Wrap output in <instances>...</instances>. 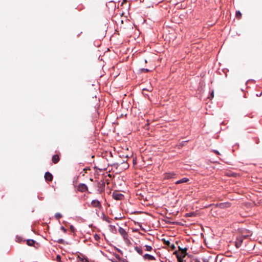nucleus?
Masks as SVG:
<instances>
[{
	"instance_id": "obj_1",
	"label": "nucleus",
	"mask_w": 262,
	"mask_h": 262,
	"mask_svg": "<svg viewBox=\"0 0 262 262\" xmlns=\"http://www.w3.org/2000/svg\"><path fill=\"white\" fill-rule=\"evenodd\" d=\"M187 248L183 249L179 246V250L174 252L173 254L176 255L178 262H183V258L187 254Z\"/></svg>"
},
{
	"instance_id": "obj_2",
	"label": "nucleus",
	"mask_w": 262,
	"mask_h": 262,
	"mask_svg": "<svg viewBox=\"0 0 262 262\" xmlns=\"http://www.w3.org/2000/svg\"><path fill=\"white\" fill-rule=\"evenodd\" d=\"M118 232L120 234V235H121V236L123 237L125 242H130L128 239V234L124 229H123L121 227H119L118 229Z\"/></svg>"
},
{
	"instance_id": "obj_3",
	"label": "nucleus",
	"mask_w": 262,
	"mask_h": 262,
	"mask_svg": "<svg viewBox=\"0 0 262 262\" xmlns=\"http://www.w3.org/2000/svg\"><path fill=\"white\" fill-rule=\"evenodd\" d=\"M98 191L101 193L104 191L105 182L103 181L98 182L97 183Z\"/></svg>"
},
{
	"instance_id": "obj_4",
	"label": "nucleus",
	"mask_w": 262,
	"mask_h": 262,
	"mask_svg": "<svg viewBox=\"0 0 262 262\" xmlns=\"http://www.w3.org/2000/svg\"><path fill=\"white\" fill-rule=\"evenodd\" d=\"M77 190L81 192H84L88 191V188L85 184L81 183L77 186Z\"/></svg>"
},
{
	"instance_id": "obj_5",
	"label": "nucleus",
	"mask_w": 262,
	"mask_h": 262,
	"mask_svg": "<svg viewBox=\"0 0 262 262\" xmlns=\"http://www.w3.org/2000/svg\"><path fill=\"white\" fill-rule=\"evenodd\" d=\"M176 176V173L172 172H167L164 173V179L168 180V179H171L174 178H175Z\"/></svg>"
},
{
	"instance_id": "obj_6",
	"label": "nucleus",
	"mask_w": 262,
	"mask_h": 262,
	"mask_svg": "<svg viewBox=\"0 0 262 262\" xmlns=\"http://www.w3.org/2000/svg\"><path fill=\"white\" fill-rule=\"evenodd\" d=\"M113 198L116 200H121L123 198V195L117 191H115L112 194Z\"/></svg>"
},
{
	"instance_id": "obj_7",
	"label": "nucleus",
	"mask_w": 262,
	"mask_h": 262,
	"mask_svg": "<svg viewBox=\"0 0 262 262\" xmlns=\"http://www.w3.org/2000/svg\"><path fill=\"white\" fill-rule=\"evenodd\" d=\"M91 206L93 207H96L98 208H101V205L100 202L97 200H94L91 202Z\"/></svg>"
},
{
	"instance_id": "obj_8",
	"label": "nucleus",
	"mask_w": 262,
	"mask_h": 262,
	"mask_svg": "<svg viewBox=\"0 0 262 262\" xmlns=\"http://www.w3.org/2000/svg\"><path fill=\"white\" fill-rule=\"evenodd\" d=\"M163 241L164 243L167 246L169 247L171 250H174L176 249L175 245L173 244H171V243L169 241H167L165 239H163Z\"/></svg>"
},
{
	"instance_id": "obj_9",
	"label": "nucleus",
	"mask_w": 262,
	"mask_h": 262,
	"mask_svg": "<svg viewBox=\"0 0 262 262\" xmlns=\"http://www.w3.org/2000/svg\"><path fill=\"white\" fill-rule=\"evenodd\" d=\"M45 180L47 181L51 182L53 180V176L49 172H46L45 174Z\"/></svg>"
},
{
	"instance_id": "obj_10",
	"label": "nucleus",
	"mask_w": 262,
	"mask_h": 262,
	"mask_svg": "<svg viewBox=\"0 0 262 262\" xmlns=\"http://www.w3.org/2000/svg\"><path fill=\"white\" fill-rule=\"evenodd\" d=\"M60 160L59 156L58 155H55L52 157V161L54 164L57 163Z\"/></svg>"
},
{
	"instance_id": "obj_11",
	"label": "nucleus",
	"mask_w": 262,
	"mask_h": 262,
	"mask_svg": "<svg viewBox=\"0 0 262 262\" xmlns=\"http://www.w3.org/2000/svg\"><path fill=\"white\" fill-rule=\"evenodd\" d=\"M189 179L187 178H184L179 181H177L176 182V184H182V183H187L189 181Z\"/></svg>"
},
{
	"instance_id": "obj_12",
	"label": "nucleus",
	"mask_w": 262,
	"mask_h": 262,
	"mask_svg": "<svg viewBox=\"0 0 262 262\" xmlns=\"http://www.w3.org/2000/svg\"><path fill=\"white\" fill-rule=\"evenodd\" d=\"M143 258L144 259H148V260H155V257L154 256L148 254H145V255H144Z\"/></svg>"
},
{
	"instance_id": "obj_13",
	"label": "nucleus",
	"mask_w": 262,
	"mask_h": 262,
	"mask_svg": "<svg viewBox=\"0 0 262 262\" xmlns=\"http://www.w3.org/2000/svg\"><path fill=\"white\" fill-rule=\"evenodd\" d=\"M243 242V239L242 237L237 239L235 242V246L237 248H239Z\"/></svg>"
},
{
	"instance_id": "obj_14",
	"label": "nucleus",
	"mask_w": 262,
	"mask_h": 262,
	"mask_svg": "<svg viewBox=\"0 0 262 262\" xmlns=\"http://www.w3.org/2000/svg\"><path fill=\"white\" fill-rule=\"evenodd\" d=\"M35 243V242L33 239H28L27 241V244L29 246H33Z\"/></svg>"
},
{
	"instance_id": "obj_15",
	"label": "nucleus",
	"mask_w": 262,
	"mask_h": 262,
	"mask_svg": "<svg viewBox=\"0 0 262 262\" xmlns=\"http://www.w3.org/2000/svg\"><path fill=\"white\" fill-rule=\"evenodd\" d=\"M135 249L139 254L142 255L143 251L141 248L136 246L135 247Z\"/></svg>"
},
{
	"instance_id": "obj_16",
	"label": "nucleus",
	"mask_w": 262,
	"mask_h": 262,
	"mask_svg": "<svg viewBox=\"0 0 262 262\" xmlns=\"http://www.w3.org/2000/svg\"><path fill=\"white\" fill-rule=\"evenodd\" d=\"M61 217H62V215L60 213H56L55 214V217L57 220H59Z\"/></svg>"
},
{
	"instance_id": "obj_17",
	"label": "nucleus",
	"mask_w": 262,
	"mask_h": 262,
	"mask_svg": "<svg viewBox=\"0 0 262 262\" xmlns=\"http://www.w3.org/2000/svg\"><path fill=\"white\" fill-rule=\"evenodd\" d=\"M236 17L238 19H240L242 17V14L239 11L236 12Z\"/></svg>"
},
{
	"instance_id": "obj_18",
	"label": "nucleus",
	"mask_w": 262,
	"mask_h": 262,
	"mask_svg": "<svg viewBox=\"0 0 262 262\" xmlns=\"http://www.w3.org/2000/svg\"><path fill=\"white\" fill-rule=\"evenodd\" d=\"M145 247L146 251H150L152 250V247L150 246L145 245Z\"/></svg>"
},
{
	"instance_id": "obj_19",
	"label": "nucleus",
	"mask_w": 262,
	"mask_h": 262,
	"mask_svg": "<svg viewBox=\"0 0 262 262\" xmlns=\"http://www.w3.org/2000/svg\"><path fill=\"white\" fill-rule=\"evenodd\" d=\"M56 241L59 244H64V241L63 239H58Z\"/></svg>"
},
{
	"instance_id": "obj_20",
	"label": "nucleus",
	"mask_w": 262,
	"mask_h": 262,
	"mask_svg": "<svg viewBox=\"0 0 262 262\" xmlns=\"http://www.w3.org/2000/svg\"><path fill=\"white\" fill-rule=\"evenodd\" d=\"M94 237L96 241H98L100 239V237L97 234H95Z\"/></svg>"
},
{
	"instance_id": "obj_21",
	"label": "nucleus",
	"mask_w": 262,
	"mask_h": 262,
	"mask_svg": "<svg viewBox=\"0 0 262 262\" xmlns=\"http://www.w3.org/2000/svg\"><path fill=\"white\" fill-rule=\"evenodd\" d=\"M70 229L71 231L72 232H74L75 231V229L73 225L70 226Z\"/></svg>"
},
{
	"instance_id": "obj_22",
	"label": "nucleus",
	"mask_w": 262,
	"mask_h": 262,
	"mask_svg": "<svg viewBox=\"0 0 262 262\" xmlns=\"http://www.w3.org/2000/svg\"><path fill=\"white\" fill-rule=\"evenodd\" d=\"M141 71L142 72H148L149 71V70L147 69H141Z\"/></svg>"
},
{
	"instance_id": "obj_23",
	"label": "nucleus",
	"mask_w": 262,
	"mask_h": 262,
	"mask_svg": "<svg viewBox=\"0 0 262 262\" xmlns=\"http://www.w3.org/2000/svg\"><path fill=\"white\" fill-rule=\"evenodd\" d=\"M60 229L62 231H63L64 233H66L67 232V229L63 226H61L60 227Z\"/></svg>"
},
{
	"instance_id": "obj_24",
	"label": "nucleus",
	"mask_w": 262,
	"mask_h": 262,
	"mask_svg": "<svg viewBox=\"0 0 262 262\" xmlns=\"http://www.w3.org/2000/svg\"><path fill=\"white\" fill-rule=\"evenodd\" d=\"M122 164H124L123 167L125 168H127L128 167V165L126 163H125L124 162L122 163Z\"/></svg>"
},
{
	"instance_id": "obj_25",
	"label": "nucleus",
	"mask_w": 262,
	"mask_h": 262,
	"mask_svg": "<svg viewBox=\"0 0 262 262\" xmlns=\"http://www.w3.org/2000/svg\"><path fill=\"white\" fill-rule=\"evenodd\" d=\"M212 151H213V152H214V153H215L216 154H217L218 155H220V153L217 150H213Z\"/></svg>"
},
{
	"instance_id": "obj_26",
	"label": "nucleus",
	"mask_w": 262,
	"mask_h": 262,
	"mask_svg": "<svg viewBox=\"0 0 262 262\" xmlns=\"http://www.w3.org/2000/svg\"><path fill=\"white\" fill-rule=\"evenodd\" d=\"M56 259L58 261H60V259H61V257L60 256V255H58L57 256H56Z\"/></svg>"
},
{
	"instance_id": "obj_27",
	"label": "nucleus",
	"mask_w": 262,
	"mask_h": 262,
	"mask_svg": "<svg viewBox=\"0 0 262 262\" xmlns=\"http://www.w3.org/2000/svg\"><path fill=\"white\" fill-rule=\"evenodd\" d=\"M85 261H84V259H81V260L82 261V262H86L87 260L86 259H85Z\"/></svg>"
},
{
	"instance_id": "obj_28",
	"label": "nucleus",
	"mask_w": 262,
	"mask_h": 262,
	"mask_svg": "<svg viewBox=\"0 0 262 262\" xmlns=\"http://www.w3.org/2000/svg\"><path fill=\"white\" fill-rule=\"evenodd\" d=\"M213 97V92H212V97Z\"/></svg>"
},
{
	"instance_id": "obj_29",
	"label": "nucleus",
	"mask_w": 262,
	"mask_h": 262,
	"mask_svg": "<svg viewBox=\"0 0 262 262\" xmlns=\"http://www.w3.org/2000/svg\"><path fill=\"white\" fill-rule=\"evenodd\" d=\"M83 170H85V171L86 170V169H84Z\"/></svg>"
}]
</instances>
